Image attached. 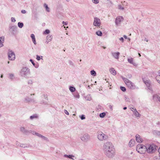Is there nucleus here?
Instances as JSON below:
<instances>
[{
  "label": "nucleus",
  "mask_w": 160,
  "mask_h": 160,
  "mask_svg": "<svg viewBox=\"0 0 160 160\" xmlns=\"http://www.w3.org/2000/svg\"><path fill=\"white\" fill-rule=\"evenodd\" d=\"M52 35H48L46 37V39L47 40H49L51 41H52Z\"/></svg>",
  "instance_id": "2f4dec72"
},
{
  "label": "nucleus",
  "mask_w": 160,
  "mask_h": 160,
  "mask_svg": "<svg viewBox=\"0 0 160 160\" xmlns=\"http://www.w3.org/2000/svg\"><path fill=\"white\" fill-rule=\"evenodd\" d=\"M65 158H68L70 159H71L72 160H74V159L73 158L74 157V156L72 155H68L67 154H65L63 156Z\"/></svg>",
  "instance_id": "393cba45"
},
{
  "label": "nucleus",
  "mask_w": 160,
  "mask_h": 160,
  "mask_svg": "<svg viewBox=\"0 0 160 160\" xmlns=\"http://www.w3.org/2000/svg\"><path fill=\"white\" fill-rule=\"evenodd\" d=\"M111 54L114 58L118 59L120 55L119 52H112Z\"/></svg>",
  "instance_id": "2eb2a0df"
},
{
  "label": "nucleus",
  "mask_w": 160,
  "mask_h": 160,
  "mask_svg": "<svg viewBox=\"0 0 160 160\" xmlns=\"http://www.w3.org/2000/svg\"><path fill=\"white\" fill-rule=\"evenodd\" d=\"M147 151L148 153H152L156 150L157 147L154 144H147L146 145Z\"/></svg>",
  "instance_id": "7ed1b4c3"
},
{
  "label": "nucleus",
  "mask_w": 160,
  "mask_h": 160,
  "mask_svg": "<svg viewBox=\"0 0 160 160\" xmlns=\"http://www.w3.org/2000/svg\"><path fill=\"white\" fill-rule=\"evenodd\" d=\"M122 78L125 83L127 86L130 89H134L136 88V86L128 78L121 77Z\"/></svg>",
  "instance_id": "f03ea898"
},
{
  "label": "nucleus",
  "mask_w": 160,
  "mask_h": 160,
  "mask_svg": "<svg viewBox=\"0 0 160 160\" xmlns=\"http://www.w3.org/2000/svg\"><path fill=\"white\" fill-rule=\"evenodd\" d=\"M159 75L156 76V79H159V78H160V70L159 72Z\"/></svg>",
  "instance_id": "3c124183"
},
{
  "label": "nucleus",
  "mask_w": 160,
  "mask_h": 160,
  "mask_svg": "<svg viewBox=\"0 0 160 160\" xmlns=\"http://www.w3.org/2000/svg\"><path fill=\"white\" fill-rule=\"evenodd\" d=\"M17 26H13L10 28V31L13 34H15L17 32Z\"/></svg>",
  "instance_id": "f8f14e48"
},
{
  "label": "nucleus",
  "mask_w": 160,
  "mask_h": 160,
  "mask_svg": "<svg viewBox=\"0 0 160 160\" xmlns=\"http://www.w3.org/2000/svg\"><path fill=\"white\" fill-rule=\"evenodd\" d=\"M142 80L148 88L150 90L151 88H150V80H147L145 78H143Z\"/></svg>",
  "instance_id": "4468645a"
},
{
  "label": "nucleus",
  "mask_w": 160,
  "mask_h": 160,
  "mask_svg": "<svg viewBox=\"0 0 160 160\" xmlns=\"http://www.w3.org/2000/svg\"><path fill=\"white\" fill-rule=\"evenodd\" d=\"M80 138L82 141L87 142L90 140V137L88 134L85 133L80 137Z\"/></svg>",
  "instance_id": "1a4fd4ad"
},
{
  "label": "nucleus",
  "mask_w": 160,
  "mask_h": 160,
  "mask_svg": "<svg viewBox=\"0 0 160 160\" xmlns=\"http://www.w3.org/2000/svg\"><path fill=\"white\" fill-rule=\"evenodd\" d=\"M123 37L125 39H127V37L126 35H124L123 36Z\"/></svg>",
  "instance_id": "69168bd1"
},
{
  "label": "nucleus",
  "mask_w": 160,
  "mask_h": 160,
  "mask_svg": "<svg viewBox=\"0 0 160 160\" xmlns=\"http://www.w3.org/2000/svg\"><path fill=\"white\" fill-rule=\"evenodd\" d=\"M131 109L133 112L134 111H135L136 110H137L135 108H131Z\"/></svg>",
  "instance_id": "6e6d98bb"
},
{
  "label": "nucleus",
  "mask_w": 160,
  "mask_h": 160,
  "mask_svg": "<svg viewBox=\"0 0 160 160\" xmlns=\"http://www.w3.org/2000/svg\"><path fill=\"white\" fill-rule=\"evenodd\" d=\"M8 58L10 60H14L15 58L14 53L11 50H9L8 52Z\"/></svg>",
  "instance_id": "6e6552de"
},
{
  "label": "nucleus",
  "mask_w": 160,
  "mask_h": 160,
  "mask_svg": "<svg viewBox=\"0 0 160 160\" xmlns=\"http://www.w3.org/2000/svg\"><path fill=\"white\" fill-rule=\"evenodd\" d=\"M85 99L87 100L90 101L91 99V98L90 95H88L86 97Z\"/></svg>",
  "instance_id": "e433bc0d"
},
{
  "label": "nucleus",
  "mask_w": 160,
  "mask_h": 160,
  "mask_svg": "<svg viewBox=\"0 0 160 160\" xmlns=\"http://www.w3.org/2000/svg\"><path fill=\"white\" fill-rule=\"evenodd\" d=\"M98 139L100 141L106 140L108 138V136L102 132H99L98 133Z\"/></svg>",
  "instance_id": "39448f33"
},
{
  "label": "nucleus",
  "mask_w": 160,
  "mask_h": 160,
  "mask_svg": "<svg viewBox=\"0 0 160 160\" xmlns=\"http://www.w3.org/2000/svg\"><path fill=\"white\" fill-rule=\"evenodd\" d=\"M31 37L32 38V41L35 45H36L37 43L36 41V39L35 36L34 34H32L31 35Z\"/></svg>",
  "instance_id": "b1692460"
},
{
  "label": "nucleus",
  "mask_w": 160,
  "mask_h": 160,
  "mask_svg": "<svg viewBox=\"0 0 160 160\" xmlns=\"http://www.w3.org/2000/svg\"><path fill=\"white\" fill-rule=\"evenodd\" d=\"M50 41L49 40H47L46 39V42H45L47 43V44H48L49 42H50Z\"/></svg>",
  "instance_id": "e2e57ef3"
},
{
  "label": "nucleus",
  "mask_w": 160,
  "mask_h": 160,
  "mask_svg": "<svg viewBox=\"0 0 160 160\" xmlns=\"http://www.w3.org/2000/svg\"><path fill=\"white\" fill-rule=\"evenodd\" d=\"M50 32V30L48 29H46L45 30V31L43 32V34H48Z\"/></svg>",
  "instance_id": "ea45409f"
},
{
  "label": "nucleus",
  "mask_w": 160,
  "mask_h": 160,
  "mask_svg": "<svg viewBox=\"0 0 160 160\" xmlns=\"http://www.w3.org/2000/svg\"><path fill=\"white\" fill-rule=\"evenodd\" d=\"M31 100V98L28 96L26 97L24 99V102L26 103L30 102Z\"/></svg>",
  "instance_id": "aec40b11"
},
{
  "label": "nucleus",
  "mask_w": 160,
  "mask_h": 160,
  "mask_svg": "<svg viewBox=\"0 0 160 160\" xmlns=\"http://www.w3.org/2000/svg\"><path fill=\"white\" fill-rule=\"evenodd\" d=\"M4 41V38L3 37H0V48L3 46V43Z\"/></svg>",
  "instance_id": "f3484780"
},
{
  "label": "nucleus",
  "mask_w": 160,
  "mask_h": 160,
  "mask_svg": "<svg viewBox=\"0 0 160 160\" xmlns=\"http://www.w3.org/2000/svg\"><path fill=\"white\" fill-rule=\"evenodd\" d=\"M145 41H146V42H148V39H147L146 38H145Z\"/></svg>",
  "instance_id": "774afa93"
},
{
  "label": "nucleus",
  "mask_w": 160,
  "mask_h": 160,
  "mask_svg": "<svg viewBox=\"0 0 160 160\" xmlns=\"http://www.w3.org/2000/svg\"><path fill=\"white\" fill-rule=\"evenodd\" d=\"M38 114H34L33 115H32L30 117V119L31 120H32L34 119L38 118Z\"/></svg>",
  "instance_id": "4be33fe9"
},
{
  "label": "nucleus",
  "mask_w": 160,
  "mask_h": 160,
  "mask_svg": "<svg viewBox=\"0 0 160 160\" xmlns=\"http://www.w3.org/2000/svg\"><path fill=\"white\" fill-rule=\"evenodd\" d=\"M119 40L120 41H122V42H123V40H124V39L122 37L119 39Z\"/></svg>",
  "instance_id": "680f3d73"
},
{
  "label": "nucleus",
  "mask_w": 160,
  "mask_h": 160,
  "mask_svg": "<svg viewBox=\"0 0 160 160\" xmlns=\"http://www.w3.org/2000/svg\"><path fill=\"white\" fill-rule=\"evenodd\" d=\"M29 73V69L27 68L24 67L21 70L20 74L22 77H26Z\"/></svg>",
  "instance_id": "423d86ee"
},
{
  "label": "nucleus",
  "mask_w": 160,
  "mask_h": 160,
  "mask_svg": "<svg viewBox=\"0 0 160 160\" xmlns=\"http://www.w3.org/2000/svg\"><path fill=\"white\" fill-rule=\"evenodd\" d=\"M92 2L95 4H98L99 2L98 0H92Z\"/></svg>",
  "instance_id": "09e8293b"
},
{
  "label": "nucleus",
  "mask_w": 160,
  "mask_h": 160,
  "mask_svg": "<svg viewBox=\"0 0 160 160\" xmlns=\"http://www.w3.org/2000/svg\"><path fill=\"white\" fill-rule=\"evenodd\" d=\"M43 6L45 8L47 11L48 12H50V9L48 7V5H47L46 3H44Z\"/></svg>",
  "instance_id": "7c9ffc66"
},
{
  "label": "nucleus",
  "mask_w": 160,
  "mask_h": 160,
  "mask_svg": "<svg viewBox=\"0 0 160 160\" xmlns=\"http://www.w3.org/2000/svg\"><path fill=\"white\" fill-rule=\"evenodd\" d=\"M153 99L156 101L160 102V93L154 94L153 96Z\"/></svg>",
  "instance_id": "ddd939ff"
},
{
  "label": "nucleus",
  "mask_w": 160,
  "mask_h": 160,
  "mask_svg": "<svg viewBox=\"0 0 160 160\" xmlns=\"http://www.w3.org/2000/svg\"><path fill=\"white\" fill-rule=\"evenodd\" d=\"M21 12L22 13H25L26 12V11L24 10H22Z\"/></svg>",
  "instance_id": "13d9d810"
},
{
  "label": "nucleus",
  "mask_w": 160,
  "mask_h": 160,
  "mask_svg": "<svg viewBox=\"0 0 160 160\" xmlns=\"http://www.w3.org/2000/svg\"><path fill=\"white\" fill-rule=\"evenodd\" d=\"M20 130L21 131L25 133H26L29 132L28 131L26 130L24 127H21L20 128Z\"/></svg>",
  "instance_id": "5701e85b"
},
{
  "label": "nucleus",
  "mask_w": 160,
  "mask_h": 160,
  "mask_svg": "<svg viewBox=\"0 0 160 160\" xmlns=\"http://www.w3.org/2000/svg\"><path fill=\"white\" fill-rule=\"evenodd\" d=\"M11 21L13 22H15L16 21L15 18H14L12 17L11 18Z\"/></svg>",
  "instance_id": "864d4df0"
},
{
  "label": "nucleus",
  "mask_w": 160,
  "mask_h": 160,
  "mask_svg": "<svg viewBox=\"0 0 160 160\" xmlns=\"http://www.w3.org/2000/svg\"><path fill=\"white\" fill-rule=\"evenodd\" d=\"M18 24V27L20 28H22L23 26V24L22 22H19Z\"/></svg>",
  "instance_id": "c9c22d12"
},
{
  "label": "nucleus",
  "mask_w": 160,
  "mask_h": 160,
  "mask_svg": "<svg viewBox=\"0 0 160 160\" xmlns=\"http://www.w3.org/2000/svg\"><path fill=\"white\" fill-rule=\"evenodd\" d=\"M120 88L121 90L123 92H125L126 90V88L122 86L120 87Z\"/></svg>",
  "instance_id": "37998d69"
},
{
  "label": "nucleus",
  "mask_w": 160,
  "mask_h": 160,
  "mask_svg": "<svg viewBox=\"0 0 160 160\" xmlns=\"http://www.w3.org/2000/svg\"><path fill=\"white\" fill-rule=\"evenodd\" d=\"M123 20V17L122 16H118L116 19L115 23L117 25H119L121 22H122Z\"/></svg>",
  "instance_id": "9b49d317"
},
{
  "label": "nucleus",
  "mask_w": 160,
  "mask_h": 160,
  "mask_svg": "<svg viewBox=\"0 0 160 160\" xmlns=\"http://www.w3.org/2000/svg\"><path fill=\"white\" fill-rule=\"evenodd\" d=\"M91 74L93 76H95L96 75V73L94 70H92L90 72Z\"/></svg>",
  "instance_id": "473e14b6"
},
{
  "label": "nucleus",
  "mask_w": 160,
  "mask_h": 160,
  "mask_svg": "<svg viewBox=\"0 0 160 160\" xmlns=\"http://www.w3.org/2000/svg\"><path fill=\"white\" fill-rule=\"evenodd\" d=\"M136 150L140 153H144L147 151L146 145L145 146L142 144H139L137 146Z\"/></svg>",
  "instance_id": "20e7f679"
},
{
  "label": "nucleus",
  "mask_w": 160,
  "mask_h": 160,
  "mask_svg": "<svg viewBox=\"0 0 160 160\" xmlns=\"http://www.w3.org/2000/svg\"><path fill=\"white\" fill-rule=\"evenodd\" d=\"M31 102H32L33 104H36L38 102L37 100L34 98L31 99Z\"/></svg>",
  "instance_id": "a19ab883"
},
{
  "label": "nucleus",
  "mask_w": 160,
  "mask_h": 160,
  "mask_svg": "<svg viewBox=\"0 0 160 160\" xmlns=\"http://www.w3.org/2000/svg\"><path fill=\"white\" fill-rule=\"evenodd\" d=\"M69 89L70 91L71 92H75L76 90V88L75 87L72 86H70L69 87Z\"/></svg>",
  "instance_id": "c756f323"
},
{
  "label": "nucleus",
  "mask_w": 160,
  "mask_h": 160,
  "mask_svg": "<svg viewBox=\"0 0 160 160\" xmlns=\"http://www.w3.org/2000/svg\"><path fill=\"white\" fill-rule=\"evenodd\" d=\"M156 80L160 84V80H159V79H156Z\"/></svg>",
  "instance_id": "338daca9"
},
{
  "label": "nucleus",
  "mask_w": 160,
  "mask_h": 160,
  "mask_svg": "<svg viewBox=\"0 0 160 160\" xmlns=\"http://www.w3.org/2000/svg\"><path fill=\"white\" fill-rule=\"evenodd\" d=\"M154 133L158 135H160V131H154Z\"/></svg>",
  "instance_id": "c03bdc74"
},
{
  "label": "nucleus",
  "mask_w": 160,
  "mask_h": 160,
  "mask_svg": "<svg viewBox=\"0 0 160 160\" xmlns=\"http://www.w3.org/2000/svg\"><path fill=\"white\" fill-rule=\"evenodd\" d=\"M96 33L97 35L100 36H101L102 34V32L99 31H97L96 32Z\"/></svg>",
  "instance_id": "f704fd0d"
},
{
  "label": "nucleus",
  "mask_w": 160,
  "mask_h": 160,
  "mask_svg": "<svg viewBox=\"0 0 160 160\" xmlns=\"http://www.w3.org/2000/svg\"><path fill=\"white\" fill-rule=\"evenodd\" d=\"M64 112L67 115H69V112H68V111L66 110H64Z\"/></svg>",
  "instance_id": "5fc2aeb1"
},
{
  "label": "nucleus",
  "mask_w": 160,
  "mask_h": 160,
  "mask_svg": "<svg viewBox=\"0 0 160 160\" xmlns=\"http://www.w3.org/2000/svg\"><path fill=\"white\" fill-rule=\"evenodd\" d=\"M136 141L139 143H141L142 142V140L141 138H140V136L138 134H137L136 135Z\"/></svg>",
  "instance_id": "dca6fc26"
},
{
  "label": "nucleus",
  "mask_w": 160,
  "mask_h": 160,
  "mask_svg": "<svg viewBox=\"0 0 160 160\" xmlns=\"http://www.w3.org/2000/svg\"><path fill=\"white\" fill-rule=\"evenodd\" d=\"M101 25V23L100 19L97 17L94 18L93 25L95 27H100Z\"/></svg>",
  "instance_id": "9d476101"
},
{
  "label": "nucleus",
  "mask_w": 160,
  "mask_h": 160,
  "mask_svg": "<svg viewBox=\"0 0 160 160\" xmlns=\"http://www.w3.org/2000/svg\"><path fill=\"white\" fill-rule=\"evenodd\" d=\"M36 57H37L36 59H37V60L38 61L40 60L41 59H42V56H40L38 55H37Z\"/></svg>",
  "instance_id": "58836bf2"
},
{
  "label": "nucleus",
  "mask_w": 160,
  "mask_h": 160,
  "mask_svg": "<svg viewBox=\"0 0 160 160\" xmlns=\"http://www.w3.org/2000/svg\"><path fill=\"white\" fill-rule=\"evenodd\" d=\"M31 132L32 133L33 135H36L38 137L40 138L42 136V135L40 133H37L35 131H31Z\"/></svg>",
  "instance_id": "6ab92c4d"
},
{
  "label": "nucleus",
  "mask_w": 160,
  "mask_h": 160,
  "mask_svg": "<svg viewBox=\"0 0 160 160\" xmlns=\"http://www.w3.org/2000/svg\"><path fill=\"white\" fill-rule=\"evenodd\" d=\"M135 143V141L134 139H131L128 143V145L130 147H132L134 145Z\"/></svg>",
  "instance_id": "a211bd4d"
},
{
  "label": "nucleus",
  "mask_w": 160,
  "mask_h": 160,
  "mask_svg": "<svg viewBox=\"0 0 160 160\" xmlns=\"http://www.w3.org/2000/svg\"><path fill=\"white\" fill-rule=\"evenodd\" d=\"M128 61L129 63L133 65L134 66L136 65V63L133 62V59L132 58H128Z\"/></svg>",
  "instance_id": "a878e982"
},
{
  "label": "nucleus",
  "mask_w": 160,
  "mask_h": 160,
  "mask_svg": "<svg viewBox=\"0 0 160 160\" xmlns=\"http://www.w3.org/2000/svg\"><path fill=\"white\" fill-rule=\"evenodd\" d=\"M125 101L126 102H130L129 99L126 96H125Z\"/></svg>",
  "instance_id": "8fccbe9b"
},
{
  "label": "nucleus",
  "mask_w": 160,
  "mask_h": 160,
  "mask_svg": "<svg viewBox=\"0 0 160 160\" xmlns=\"http://www.w3.org/2000/svg\"><path fill=\"white\" fill-rule=\"evenodd\" d=\"M133 113L136 117H140L141 116L140 114L138 112L137 110L135 111H133Z\"/></svg>",
  "instance_id": "cd10ccee"
},
{
  "label": "nucleus",
  "mask_w": 160,
  "mask_h": 160,
  "mask_svg": "<svg viewBox=\"0 0 160 160\" xmlns=\"http://www.w3.org/2000/svg\"><path fill=\"white\" fill-rule=\"evenodd\" d=\"M32 81L31 80H29L28 81V84L31 85L32 83Z\"/></svg>",
  "instance_id": "603ef678"
},
{
  "label": "nucleus",
  "mask_w": 160,
  "mask_h": 160,
  "mask_svg": "<svg viewBox=\"0 0 160 160\" xmlns=\"http://www.w3.org/2000/svg\"><path fill=\"white\" fill-rule=\"evenodd\" d=\"M127 77L129 78H131L132 77V75L131 74H128Z\"/></svg>",
  "instance_id": "4d7b16f0"
},
{
  "label": "nucleus",
  "mask_w": 160,
  "mask_h": 160,
  "mask_svg": "<svg viewBox=\"0 0 160 160\" xmlns=\"http://www.w3.org/2000/svg\"><path fill=\"white\" fill-rule=\"evenodd\" d=\"M103 150L105 155L109 158H113L115 155V151L112 143L109 142L105 143Z\"/></svg>",
  "instance_id": "f257e3e1"
},
{
  "label": "nucleus",
  "mask_w": 160,
  "mask_h": 160,
  "mask_svg": "<svg viewBox=\"0 0 160 160\" xmlns=\"http://www.w3.org/2000/svg\"><path fill=\"white\" fill-rule=\"evenodd\" d=\"M8 78L10 80H12L14 79V75L12 73H10L8 74Z\"/></svg>",
  "instance_id": "bb28decb"
},
{
  "label": "nucleus",
  "mask_w": 160,
  "mask_h": 160,
  "mask_svg": "<svg viewBox=\"0 0 160 160\" xmlns=\"http://www.w3.org/2000/svg\"><path fill=\"white\" fill-rule=\"evenodd\" d=\"M20 146L24 148H29V145L25 144H21L20 145Z\"/></svg>",
  "instance_id": "c85d7f7f"
},
{
  "label": "nucleus",
  "mask_w": 160,
  "mask_h": 160,
  "mask_svg": "<svg viewBox=\"0 0 160 160\" xmlns=\"http://www.w3.org/2000/svg\"><path fill=\"white\" fill-rule=\"evenodd\" d=\"M42 98H43L44 100H42L40 102V103L44 105L48 104V99L46 94H43L42 95Z\"/></svg>",
  "instance_id": "0eeeda50"
},
{
  "label": "nucleus",
  "mask_w": 160,
  "mask_h": 160,
  "mask_svg": "<svg viewBox=\"0 0 160 160\" xmlns=\"http://www.w3.org/2000/svg\"><path fill=\"white\" fill-rule=\"evenodd\" d=\"M68 63L70 65L72 66H73L74 65V63L71 60H69L68 61Z\"/></svg>",
  "instance_id": "79ce46f5"
},
{
  "label": "nucleus",
  "mask_w": 160,
  "mask_h": 160,
  "mask_svg": "<svg viewBox=\"0 0 160 160\" xmlns=\"http://www.w3.org/2000/svg\"><path fill=\"white\" fill-rule=\"evenodd\" d=\"M110 72L113 75H115L116 74V72L113 68H111L110 69Z\"/></svg>",
  "instance_id": "412c9836"
},
{
  "label": "nucleus",
  "mask_w": 160,
  "mask_h": 160,
  "mask_svg": "<svg viewBox=\"0 0 160 160\" xmlns=\"http://www.w3.org/2000/svg\"><path fill=\"white\" fill-rule=\"evenodd\" d=\"M158 152H159V157H160V148H159L158 150Z\"/></svg>",
  "instance_id": "0e129e2a"
},
{
  "label": "nucleus",
  "mask_w": 160,
  "mask_h": 160,
  "mask_svg": "<svg viewBox=\"0 0 160 160\" xmlns=\"http://www.w3.org/2000/svg\"><path fill=\"white\" fill-rule=\"evenodd\" d=\"M105 115H106V113L105 112H102V113H101L100 114L99 116L101 118H103L105 117Z\"/></svg>",
  "instance_id": "4c0bfd02"
},
{
  "label": "nucleus",
  "mask_w": 160,
  "mask_h": 160,
  "mask_svg": "<svg viewBox=\"0 0 160 160\" xmlns=\"http://www.w3.org/2000/svg\"><path fill=\"white\" fill-rule=\"evenodd\" d=\"M118 8L119 9L123 10L124 8L121 5H119L118 6Z\"/></svg>",
  "instance_id": "de8ad7c7"
},
{
  "label": "nucleus",
  "mask_w": 160,
  "mask_h": 160,
  "mask_svg": "<svg viewBox=\"0 0 160 160\" xmlns=\"http://www.w3.org/2000/svg\"><path fill=\"white\" fill-rule=\"evenodd\" d=\"M30 61L31 62V63H32V64H33V65L35 66V67L36 68H38V66H36L35 65V63H34L33 61V60L32 59H31L30 60Z\"/></svg>",
  "instance_id": "a18cd8bd"
},
{
  "label": "nucleus",
  "mask_w": 160,
  "mask_h": 160,
  "mask_svg": "<svg viewBox=\"0 0 160 160\" xmlns=\"http://www.w3.org/2000/svg\"><path fill=\"white\" fill-rule=\"evenodd\" d=\"M62 23L65 25H67L68 24V22H65L64 21H63L62 22Z\"/></svg>",
  "instance_id": "052dcab7"
},
{
  "label": "nucleus",
  "mask_w": 160,
  "mask_h": 160,
  "mask_svg": "<svg viewBox=\"0 0 160 160\" xmlns=\"http://www.w3.org/2000/svg\"><path fill=\"white\" fill-rule=\"evenodd\" d=\"M40 138L44 140H45L47 141H49L48 139L47 138L42 135V136Z\"/></svg>",
  "instance_id": "72a5a7b5"
},
{
  "label": "nucleus",
  "mask_w": 160,
  "mask_h": 160,
  "mask_svg": "<svg viewBox=\"0 0 160 160\" xmlns=\"http://www.w3.org/2000/svg\"><path fill=\"white\" fill-rule=\"evenodd\" d=\"M80 118L82 120L84 119L85 118V116L84 115H82L81 116H80Z\"/></svg>",
  "instance_id": "49530a36"
},
{
  "label": "nucleus",
  "mask_w": 160,
  "mask_h": 160,
  "mask_svg": "<svg viewBox=\"0 0 160 160\" xmlns=\"http://www.w3.org/2000/svg\"><path fill=\"white\" fill-rule=\"evenodd\" d=\"M75 98H79L80 97V96L79 94H77L74 96Z\"/></svg>",
  "instance_id": "bf43d9fd"
}]
</instances>
